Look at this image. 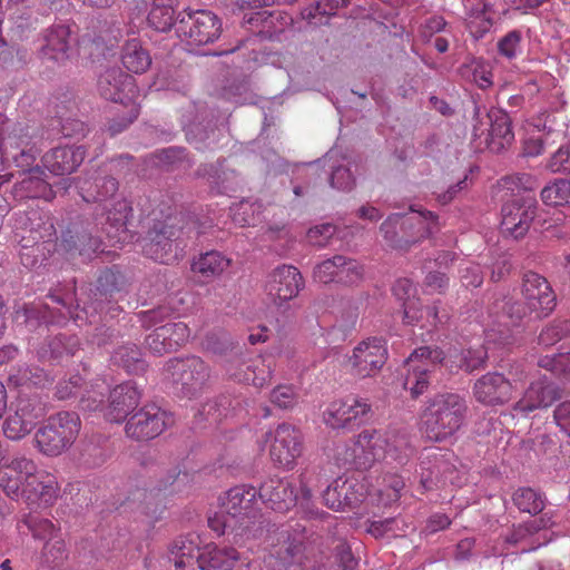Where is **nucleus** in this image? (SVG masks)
Segmentation results:
<instances>
[{
  "mask_svg": "<svg viewBox=\"0 0 570 570\" xmlns=\"http://www.w3.org/2000/svg\"><path fill=\"white\" fill-rule=\"evenodd\" d=\"M466 404L458 394H438L429 400L422 413L421 431L433 442L450 440L465 420Z\"/></svg>",
  "mask_w": 570,
  "mask_h": 570,
  "instance_id": "1",
  "label": "nucleus"
},
{
  "mask_svg": "<svg viewBox=\"0 0 570 570\" xmlns=\"http://www.w3.org/2000/svg\"><path fill=\"white\" fill-rule=\"evenodd\" d=\"M258 491L247 484L229 489L220 498V511L208 519V524L217 534H224L227 529L248 531L257 513Z\"/></svg>",
  "mask_w": 570,
  "mask_h": 570,
  "instance_id": "2",
  "label": "nucleus"
},
{
  "mask_svg": "<svg viewBox=\"0 0 570 570\" xmlns=\"http://www.w3.org/2000/svg\"><path fill=\"white\" fill-rule=\"evenodd\" d=\"M438 229V217L415 205L410 206L409 214H392L381 225L387 245L396 249H406Z\"/></svg>",
  "mask_w": 570,
  "mask_h": 570,
  "instance_id": "3",
  "label": "nucleus"
},
{
  "mask_svg": "<svg viewBox=\"0 0 570 570\" xmlns=\"http://www.w3.org/2000/svg\"><path fill=\"white\" fill-rule=\"evenodd\" d=\"M80 429L78 413L60 411L51 414L35 434L36 448L47 456H58L71 448Z\"/></svg>",
  "mask_w": 570,
  "mask_h": 570,
  "instance_id": "4",
  "label": "nucleus"
},
{
  "mask_svg": "<svg viewBox=\"0 0 570 570\" xmlns=\"http://www.w3.org/2000/svg\"><path fill=\"white\" fill-rule=\"evenodd\" d=\"M96 185L98 187L97 194L83 196V199L86 202L105 203L104 209L107 212V222L104 232L111 246L122 245L131 237L126 227L129 210L128 203L125 199L117 200L115 198L118 189V183L115 178L99 179Z\"/></svg>",
  "mask_w": 570,
  "mask_h": 570,
  "instance_id": "5",
  "label": "nucleus"
},
{
  "mask_svg": "<svg viewBox=\"0 0 570 570\" xmlns=\"http://www.w3.org/2000/svg\"><path fill=\"white\" fill-rule=\"evenodd\" d=\"M97 86L98 91L102 98L121 104L125 108H127L128 117L124 124H112L110 126L112 134L120 132L139 115V106L135 101L138 95L135 79L131 76L125 73L119 68H110L100 75Z\"/></svg>",
  "mask_w": 570,
  "mask_h": 570,
  "instance_id": "6",
  "label": "nucleus"
},
{
  "mask_svg": "<svg viewBox=\"0 0 570 570\" xmlns=\"http://www.w3.org/2000/svg\"><path fill=\"white\" fill-rule=\"evenodd\" d=\"M36 474L32 481H28L19 490L17 481L7 476L6 472H0V488L12 500L23 501L28 505H52L60 492L56 476L40 469Z\"/></svg>",
  "mask_w": 570,
  "mask_h": 570,
  "instance_id": "7",
  "label": "nucleus"
},
{
  "mask_svg": "<svg viewBox=\"0 0 570 570\" xmlns=\"http://www.w3.org/2000/svg\"><path fill=\"white\" fill-rule=\"evenodd\" d=\"M263 441L268 444V452L274 464L285 470H292L304 451V438L299 429L282 423L267 431Z\"/></svg>",
  "mask_w": 570,
  "mask_h": 570,
  "instance_id": "8",
  "label": "nucleus"
},
{
  "mask_svg": "<svg viewBox=\"0 0 570 570\" xmlns=\"http://www.w3.org/2000/svg\"><path fill=\"white\" fill-rule=\"evenodd\" d=\"M2 431L6 438L19 441L31 433L45 407L35 396L19 395L6 410Z\"/></svg>",
  "mask_w": 570,
  "mask_h": 570,
  "instance_id": "9",
  "label": "nucleus"
},
{
  "mask_svg": "<svg viewBox=\"0 0 570 570\" xmlns=\"http://www.w3.org/2000/svg\"><path fill=\"white\" fill-rule=\"evenodd\" d=\"M222 31L216 14L208 10L186 12L176 26V32L188 46H202L215 41Z\"/></svg>",
  "mask_w": 570,
  "mask_h": 570,
  "instance_id": "10",
  "label": "nucleus"
},
{
  "mask_svg": "<svg viewBox=\"0 0 570 570\" xmlns=\"http://www.w3.org/2000/svg\"><path fill=\"white\" fill-rule=\"evenodd\" d=\"M504 304V312L498 315L491 326L485 331L484 352L485 355L503 351L517 342V333L512 327H517L519 322L527 315L525 307L521 303Z\"/></svg>",
  "mask_w": 570,
  "mask_h": 570,
  "instance_id": "11",
  "label": "nucleus"
},
{
  "mask_svg": "<svg viewBox=\"0 0 570 570\" xmlns=\"http://www.w3.org/2000/svg\"><path fill=\"white\" fill-rule=\"evenodd\" d=\"M173 423L167 411L155 404L145 405L127 420L125 433L132 440L147 441L157 438Z\"/></svg>",
  "mask_w": 570,
  "mask_h": 570,
  "instance_id": "12",
  "label": "nucleus"
},
{
  "mask_svg": "<svg viewBox=\"0 0 570 570\" xmlns=\"http://www.w3.org/2000/svg\"><path fill=\"white\" fill-rule=\"evenodd\" d=\"M386 442L385 431L364 430L346 450L344 459L356 469L366 470L376 461L385 459Z\"/></svg>",
  "mask_w": 570,
  "mask_h": 570,
  "instance_id": "13",
  "label": "nucleus"
},
{
  "mask_svg": "<svg viewBox=\"0 0 570 570\" xmlns=\"http://www.w3.org/2000/svg\"><path fill=\"white\" fill-rule=\"evenodd\" d=\"M180 229L174 225L165 224L159 229L148 233L141 243L142 253L159 263L169 264L177 261L183 252L180 247Z\"/></svg>",
  "mask_w": 570,
  "mask_h": 570,
  "instance_id": "14",
  "label": "nucleus"
},
{
  "mask_svg": "<svg viewBox=\"0 0 570 570\" xmlns=\"http://www.w3.org/2000/svg\"><path fill=\"white\" fill-rule=\"evenodd\" d=\"M313 276L316 282L322 284L354 285L363 279L364 267L355 259L335 255L317 264Z\"/></svg>",
  "mask_w": 570,
  "mask_h": 570,
  "instance_id": "15",
  "label": "nucleus"
},
{
  "mask_svg": "<svg viewBox=\"0 0 570 570\" xmlns=\"http://www.w3.org/2000/svg\"><path fill=\"white\" fill-rule=\"evenodd\" d=\"M535 200L531 197H515L502 206L501 232L514 239L523 237L535 216Z\"/></svg>",
  "mask_w": 570,
  "mask_h": 570,
  "instance_id": "16",
  "label": "nucleus"
},
{
  "mask_svg": "<svg viewBox=\"0 0 570 570\" xmlns=\"http://www.w3.org/2000/svg\"><path fill=\"white\" fill-rule=\"evenodd\" d=\"M371 411V405L363 399L348 396L335 400L323 412V422L334 430L352 429L360 424Z\"/></svg>",
  "mask_w": 570,
  "mask_h": 570,
  "instance_id": "17",
  "label": "nucleus"
},
{
  "mask_svg": "<svg viewBox=\"0 0 570 570\" xmlns=\"http://www.w3.org/2000/svg\"><path fill=\"white\" fill-rule=\"evenodd\" d=\"M522 295L527 309L535 317L549 315L556 307V294L549 282L541 275L528 272L523 276Z\"/></svg>",
  "mask_w": 570,
  "mask_h": 570,
  "instance_id": "18",
  "label": "nucleus"
},
{
  "mask_svg": "<svg viewBox=\"0 0 570 570\" xmlns=\"http://www.w3.org/2000/svg\"><path fill=\"white\" fill-rule=\"evenodd\" d=\"M514 386L510 379L500 373H487L474 384V396L487 406H498L508 403L513 395Z\"/></svg>",
  "mask_w": 570,
  "mask_h": 570,
  "instance_id": "19",
  "label": "nucleus"
},
{
  "mask_svg": "<svg viewBox=\"0 0 570 570\" xmlns=\"http://www.w3.org/2000/svg\"><path fill=\"white\" fill-rule=\"evenodd\" d=\"M303 286V277L298 269L291 265H282L271 273L266 291L275 302L283 303L296 297Z\"/></svg>",
  "mask_w": 570,
  "mask_h": 570,
  "instance_id": "20",
  "label": "nucleus"
},
{
  "mask_svg": "<svg viewBox=\"0 0 570 570\" xmlns=\"http://www.w3.org/2000/svg\"><path fill=\"white\" fill-rule=\"evenodd\" d=\"M227 370L238 382L253 384L256 387H262L267 384L273 373L272 358H229Z\"/></svg>",
  "mask_w": 570,
  "mask_h": 570,
  "instance_id": "21",
  "label": "nucleus"
},
{
  "mask_svg": "<svg viewBox=\"0 0 570 570\" xmlns=\"http://www.w3.org/2000/svg\"><path fill=\"white\" fill-rule=\"evenodd\" d=\"M485 118L488 119L487 125L489 124L490 128L485 129L475 125L473 128V135L482 136L484 131L488 130V136L485 138L488 147L493 151H501L509 146L514 138V134L511 129L510 117L505 111L493 108L488 111Z\"/></svg>",
  "mask_w": 570,
  "mask_h": 570,
  "instance_id": "22",
  "label": "nucleus"
},
{
  "mask_svg": "<svg viewBox=\"0 0 570 570\" xmlns=\"http://www.w3.org/2000/svg\"><path fill=\"white\" fill-rule=\"evenodd\" d=\"M264 503L277 512H286L299 500L295 483L289 479L272 478L258 491Z\"/></svg>",
  "mask_w": 570,
  "mask_h": 570,
  "instance_id": "23",
  "label": "nucleus"
},
{
  "mask_svg": "<svg viewBox=\"0 0 570 570\" xmlns=\"http://www.w3.org/2000/svg\"><path fill=\"white\" fill-rule=\"evenodd\" d=\"M141 393L131 381L115 386L109 391L105 416L110 422L120 423L139 404Z\"/></svg>",
  "mask_w": 570,
  "mask_h": 570,
  "instance_id": "24",
  "label": "nucleus"
},
{
  "mask_svg": "<svg viewBox=\"0 0 570 570\" xmlns=\"http://www.w3.org/2000/svg\"><path fill=\"white\" fill-rule=\"evenodd\" d=\"M166 372L171 374L174 384H180V391L187 397H194L208 376L202 362H197L193 371L187 370L185 358H169Z\"/></svg>",
  "mask_w": 570,
  "mask_h": 570,
  "instance_id": "25",
  "label": "nucleus"
},
{
  "mask_svg": "<svg viewBox=\"0 0 570 570\" xmlns=\"http://www.w3.org/2000/svg\"><path fill=\"white\" fill-rule=\"evenodd\" d=\"M197 564L200 570H240L248 566L240 560L234 548H219L215 544L204 547L197 557Z\"/></svg>",
  "mask_w": 570,
  "mask_h": 570,
  "instance_id": "26",
  "label": "nucleus"
},
{
  "mask_svg": "<svg viewBox=\"0 0 570 570\" xmlns=\"http://www.w3.org/2000/svg\"><path fill=\"white\" fill-rule=\"evenodd\" d=\"M560 399L559 389L551 382L539 380L530 384L523 396L515 403L514 410L529 413L552 405Z\"/></svg>",
  "mask_w": 570,
  "mask_h": 570,
  "instance_id": "27",
  "label": "nucleus"
},
{
  "mask_svg": "<svg viewBox=\"0 0 570 570\" xmlns=\"http://www.w3.org/2000/svg\"><path fill=\"white\" fill-rule=\"evenodd\" d=\"M189 334V328L185 323H167L148 335L146 343L154 348L156 354L161 355L174 352L187 342Z\"/></svg>",
  "mask_w": 570,
  "mask_h": 570,
  "instance_id": "28",
  "label": "nucleus"
},
{
  "mask_svg": "<svg viewBox=\"0 0 570 570\" xmlns=\"http://www.w3.org/2000/svg\"><path fill=\"white\" fill-rule=\"evenodd\" d=\"M85 149L78 147H58L43 156L45 167L55 175L71 174L83 161Z\"/></svg>",
  "mask_w": 570,
  "mask_h": 570,
  "instance_id": "29",
  "label": "nucleus"
},
{
  "mask_svg": "<svg viewBox=\"0 0 570 570\" xmlns=\"http://www.w3.org/2000/svg\"><path fill=\"white\" fill-rule=\"evenodd\" d=\"M200 535L193 532L177 537L168 546L166 558L173 562L176 570H184L194 558L195 552H200Z\"/></svg>",
  "mask_w": 570,
  "mask_h": 570,
  "instance_id": "30",
  "label": "nucleus"
},
{
  "mask_svg": "<svg viewBox=\"0 0 570 570\" xmlns=\"http://www.w3.org/2000/svg\"><path fill=\"white\" fill-rule=\"evenodd\" d=\"M466 23L475 38H481L492 26L493 13L489 0H463Z\"/></svg>",
  "mask_w": 570,
  "mask_h": 570,
  "instance_id": "31",
  "label": "nucleus"
},
{
  "mask_svg": "<svg viewBox=\"0 0 570 570\" xmlns=\"http://www.w3.org/2000/svg\"><path fill=\"white\" fill-rule=\"evenodd\" d=\"M31 138L24 135H9L0 141V149L8 158H12L17 166L26 167L33 163L39 150L30 142Z\"/></svg>",
  "mask_w": 570,
  "mask_h": 570,
  "instance_id": "32",
  "label": "nucleus"
},
{
  "mask_svg": "<svg viewBox=\"0 0 570 570\" xmlns=\"http://www.w3.org/2000/svg\"><path fill=\"white\" fill-rule=\"evenodd\" d=\"M406 358L407 373L404 380V387L410 390L413 397L423 394L429 386L431 373L436 368L438 363L423 362L422 358Z\"/></svg>",
  "mask_w": 570,
  "mask_h": 570,
  "instance_id": "33",
  "label": "nucleus"
},
{
  "mask_svg": "<svg viewBox=\"0 0 570 570\" xmlns=\"http://www.w3.org/2000/svg\"><path fill=\"white\" fill-rule=\"evenodd\" d=\"M385 434L387 438L385 459L399 465H405L415 454L409 435L394 429L386 430Z\"/></svg>",
  "mask_w": 570,
  "mask_h": 570,
  "instance_id": "34",
  "label": "nucleus"
},
{
  "mask_svg": "<svg viewBox=\"0 0 570 570\" xmlns=\"http://www.w3.org/2000/svg\"><path fill=\"white\" fill-rule=\"evenodd\" d=\"M325 161L332 168L331 186L338 190L347 191L354 187L355 179L348 167L350 161L345 156H340L337 149H331L326 156Z\"/></svg>",
  "mask_w": 570,
  "mask_h": 570,
  "instance_id": "35",
  "label": "nucleus"
},
{
  "mask_svg": "<svg viewBox=\"0 0 570 570\" xmlns=\"http://www.w3.org/2000/svg\"><path fill=\"white\" fill-rule=\"evenodd\" d=\"M357 480H334L323 493L324 503L332 510L340 511L355 505V498L344 495L345 490H355Z\"/></svg>",
  "mask_w": 570,
  "mask_h": 570,
  "instance_id": "36",
  "label": "nucleus"
},
{
  "mask_svg": "<svg viewBox=\"0 0 570 570\" xmlns=\"http://www.w3.org/2000/svg\"><path fill=\"white\" fill-rule=\"evenodd\" d=\"M69 27L63 24L52 27L45 37L43 56L56 61L65 59L69 49Z\"/></svg>",
  "mask_w": 570,
  "mask_h": 570,
  "instance_id": "37",
  "label": "nucleus"
},
{
  "mask_svg": "<svg viewBox=\"0 0 570 570\" xmlns=\"http://www.w3.org/2000/svg\"><path fill=\"white\" fill-rule=\"evenodd\" d=\"M39 470L37 463L32 458L26 454L14 455L10 462L0 468V472H6L7 476L17 481L18 489H22L28 481H32L37 476L36 472Z\"/></svg>",
  "mask_w": 570,
  "mask_h": 570,
  "instance_id": "38",
  "label": "nucleus"
},
{
  "mask_svg": "<svg viewBox=\"0 0 570 570\" xmlns=\"http://www.w3.org/2000/svg\"><path fill=\"white\" fill-rule=\"evenodd\" d=\"M43 176L45 173L38 167L29 170L17 185L18 193L28 198H51V187L49 183L45 180Z\"/></svg>",
  "mask_w": 570,
  "mask_h": 570,
  "instance_id": "39",
  "label": "nucleus"
},
{
  "mask_svg": "<svg viewBox=\"0 0 570 570\" xmlns=\"http://www.w3.org/2000/svg\"><path fill=\"white\" fill-rule=\"evenodd\" d=\"M121 61L124 67L134 73H144L151 65L149 52L136 39L125 45Z\"/></svg>",
  "mask_w": 570,
  "mask_h": 570,
  "instance_id": "40",
  "label": "nucleus"
},
{
  "mask_svg": "<svg viewBox=\"0 0 570 570\" xmlns=\"http://www.w3.org/2000/svg\"><path fill=\"white\" fill-rule=\"evenodd\" d=\"M35 540L47 541L60 533V525L48 518L28 513L21 519Z\"/></svg>",
  "mask_w": 570,
  "mask_h": 570,
  "instance_id": "41",
  "label": "nucleus"
},
{
  "mask_svg": "<svg viewBox=\"0 0 570 570\" xmlns=\"http://www.w3.org/2000/svg\"><path fill=\"white\" fill-rule=\"evenodd\" d=\"M230 264V259L222 253L212 250L200 255L193 263V271L204 277H215L220 275Z\"/></svg>",
  "mask_w": 570,
  "mask_h": 570,
  "instance_id": "42",
  "label": "nucleus"
},
{
  "mask_svg": "<svg viewBox=\"0 0 570 570\" xmlns=\"http://www.w3.org/2000/svg\"><path fill=\"white\" fill-rule=\"evenodd\" d=\"M175 0H154L148 23L157 31H167L174 24Z\"/></svg>",
  "mask_w": 570,
  "mask_h": 570,
  "instance_id": "43",
  "label": "nucleus"
},
{
  "mask_svg": "<svg viewBox=\"0 0 570 570\" xmlns=\"http://www.w3.org/2000/svg\"><path fill=\"white\" fill-rule=\"evenodd\" d=\"M541 199L548 206L570 205V177L554 179L544 186Z\"/></svg>",
  "mask_w": 570,
  "mask_h": 570,
  "instance_id": "44",
  "label": "nucleus"
},
{
  "mask_svg": "<svg viewBox=\"0 0 570 570\" xmlns=\"http://www.w3.org/2000/svg\"><path fill=\"white\" fill-rule=\"evenodd\" d=\"M236 346L237 341L225 331L210 332L203 342L205 352L219 355L233 353Z\"/></svg>",
  "mask_w": 570,
  "mask_h": 570,
  "instance_id": "45",
  "label": "nucleus"
},
{
  "mask_svg": "<svg viewBox=\"0 0 570 570\" xmlns=\"http://www.w3.org/2000/svg\"><path fill=\"white\" fill-rule=\"evenodd\" d=\"M199 175L208 176L210 183L215 184L220 193L234 191L236 189V173L233 169L224 168L222 164L219 167L210 166L209 170L205 167Z\"/></svg>",
  "mask_w": 570,
  "mask_h": 570,
  "instance_id": "46",
  "label": "nucleus"
},
{
  "mask_svg": "<svg viewBox=\"0 0 570 570\" xmlns=\"http://www.w3.org/2000/svg\"><path fill=\"white\" fill-rule=\"evenodd\" d=\"M513 502L522 512L540 513L544 508L543 497L531 488H520L513 494Z\"/></svg>",
  "mask_w": 570,
  "mask_h": 570,
  "instance_id": "47",
  "label": "nucleus"
},
{
  "mask_svg": "<svg viewBox=\"0 0 570 570\" xmlns=\"http://www.w3.org/2000/svg\"><path fill=\"white\" fill-rule=\"evenodd\" d=\"M108 384L104 381H97L90 387L85 390L80 396V406L85 411H97L105 409V396L108 391Z\"/></svg>",
  "mask_w": 570,
  "mask_h": 570,
  "instance_id": "48",
  "label": "nucleus"
},
{
  "mask_svg": "<svg viewBox=\"0 0 570 570\" xmlns=\"http://www.w3.org/2000/svg\"><path fill=\"white\" fill-rule=\"evenodd\" d=\"M497 48L499 55L508 60L518 58L523 51V37L521 31H509L498 41Z\"/></svg>",
  "mask_w": 570,
  "mask_h": 570,
  "instance_id": "49",
  "label": "nucleus"
},
{
  "mask_svg": "<svg viewBox=\"0 0 570 570\" xmlns=\"http://www.w3.org/2000/svg\"><path fill=\"white\" fill-rule=\"evenodd\" d=\"M393 293L397 299L403 302L404 318L409 323L413 322L415 315H412L414 304L411 303V298L416 294V288L413 283L407 278L397 279L393 286Z\"/></svg>",
  "mask_w": 570,
  "mask_h": 570,
  "instance_id": "50",
  "label": "nucleus"
},
{
  "mask_svg": "<svg viewBox=\"0 0 570 570\" xmlns=\"http://www.w3.org/2000/svg\"><path fill=\"white\" fill-rule=\"evenodd\" d=\"M262 204L243 200L238 205L230 208L233 222L243 227L253 225L256 222L255 215L261 214Z\"/></svg>",
  "mask_w": 570,
  "mask_h": 570,
  "instance_id": "51",
  "label": "nucleus"
},
{
  "mask_svg": "<svg viewBox=\"0 0 570 570\" xmlns=\"http://www.w3.org/2000/svg\"><path fill=\"white\" fill-rule=\"evenodd\" d=\"M298 552L299 546L285 542L282 548L272 552L265 561L273 570H286L287 566L292 564Z\"/></svg>",
  "mask_w": 570,
  "mask_h": 570,
  "instance_id": "52",
  "label": "nucleus"
},
{
  "mask_svg": "<svg viewBox=\"0 0 570 570\" xmlns=\"http://www.w3.org/2000/svg\"><path fill=\"white\" fill-rule=\"evenodd\" d=\"M384 365L383 358H375L368 362V358H348L345 366L352 375L356 377H367L374 375Z\"/></svg>",
  "mask_w": 570,
  "mask_h": 570,
  "instance_id": "53",
  "label": "nucleus"
},
{
  "mask_svg": "<svg viewBox=\"0 0 570 570\" xmlns=\"http://www.w3.org/2000/svg\"><path fill=\"white\" fill-rule=\"evenodd\" d=\"M468 70L471 73L472 81L480 88L485 89L492 86L493 76L490 62L482 59H474L468 65Z\"/></svg>",
  "mask_w": 570,
  "mask_h": 570,
  "instance_id": "54",
  "label": "nucleus"
},
{
  "mask_svg": "<svg viewBox=\"0 0 570 570\" xmlns=\"http://www.w3.org/2000/svg\"><path fill=\"white\" fill-rule=\"evenodd\" d=\"M150 161L154 166L174 167L183 166V164L188 160L183 148L170 147L153 155Z\"/></svg>",
  "mask_w": 570,
  "mask_h": 570,
  "instance_id": "55",
  "label": "nucleus"
},
{
  "mask_svg": "<svg viewBox=\"0 0 570 570\" xmlns=\"http://www.w3.org/2000/svg\"><path fill=\"white\" fill-rule=\"evenodd\" d=\"M271 402L279 409H292L298 402V393L293 385H278L271 393Z\"/></svg>",
  "mask_w": 570,
  "mask_h": 570,
  "instance_id": "56",
  "label": "nucleus"
},
{
  "mask_svg": "<svg viewBox=\"0 0 570 570\" xmlns=\"http://www.w3.org/2000/svg\"><path fill=\"white\" fill-rule=\"evenodd\" d=\"M564 336H570V321H558L541 331L539 343L552 345Z\"/></svg>",
  "mask_w": 570,
  "mask_h": 570,
  "instance_id": "57",
  "label": "nucleus"
},
{
  "mask_svg": "<svg viewBox=\"0 0 570 570\" xmlns=\"http://www.w3.org/2000/svg\"><path fill=\"white\" fill-rule=\"evenodd\" d=\"M389 353L386 342L382 337H367L354 347L353 356H386Z\"/></svg>",
  "mask_w": 570,
  "mask_h": 570,
  "instance_id": "58",
  "label": "nucleus"
},
{
  "mask_svg": "<svg viewBox=\"0 0 570 570\" xmlns=\"http://www.w3.org/2000/svg\"><path fill=\"white\" fill-rule=\"evenodd\" d=\"M42 558L47 563H58L66 556V544L61 539L60 533L53 539H49L43 542L41 550Z\"/></svg>",
  "mask_w": 570,
  "mask_h": 570,
  "instance_id": "59",
  "label": "nucleus"
},
{
  "mask_svg": "<svg viewBox=\"0 0 570 570\" xmlns=\"http://www.w3.org/2000/svg\"><path fill=\"white\" fill-rule=\"evenodd\" d=\"M442 464H444V462L440 453L433 452L425 454L424 459L421 461V468L422 470H430V475L425 476L423 474L421 478V484L424 490L431 489L433 483L432 475L441 471Z\"/></svg>",
  "mask_w": 570,
  "mask_h": 570,
  "instance_id": "60",
  "label": "nucleus"
},
{
  "mask_svg": "<svg viewBox=\"0 0 570 570\" xmlns=\"http://www.w3.org/2000/svg\"><path fill=\"white\" fill-rule=\"evenodd\" d=\"M335 233L336 227L334 225L324 223L309 228L307 239L311 244L323 247Z\"/></svg>",
  "mask_w": 570,
  "mask_h": 570,
  "instance_id": "61",
  "label": "nucleus"
},
{
  "mask_svg": "<svg viewBox=\"0 0 570 570\" xmlns=\"http://www.w3.org/2000/svg\"><path fill=\"white\" fill-rule=\"evenodd\" d=\"M501 186L514 193L515 190H530L534 187L533 178L528 174H515L501 179Z\"/></svg>",
  "mask_w": 570,
  "mask_h": 570,
  "instance_id": "62",
  "label": "nucleus"
},
{
  "mask_svg": "<svg viewBox=\"0 0 570 570\" xmlns=\"http://www.w3.org/2000/svg\"><path fill=\"white\" fill-rule=\"evenodd\" d=\"M548 169L552 173H570V149L560 147L549 159Z\"/></svg>",
  "mask_w": 570,
  "mask_h": 570,
  "instance_id": "63",
  "label": "nucleus"
},
{
  "mask_svg": "<svg viewBox=\"0 0 570 570\" xmlns=\"http://www.w3.org/2000/svg\"><path fill=\"white\" fill-rule=\"evenodd\" d=\"M445 26L446 22L442 16H432L421 24L420 37L424 41H429L434 33L443 31Z\"/></svg>",
  "mask_w": 570,
  "mask_h": 570,
  "instance_id": "64",
  "label": "nucleus"
}]
</instances>
